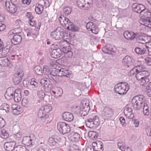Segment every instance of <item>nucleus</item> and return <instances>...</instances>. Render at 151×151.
I'll list each match as a JSON object with an SVG mask.
<instances>
[{"instance_id": "nucleus-1", "label": "nucleus", "mask_w": 151, "mask_h": 151, "mask_svg": "<svg viewBox=\"0 0 151 151\" xmlns=\"http://www.w3.org/2000/svg\"><path fill=\"white\" fill-rule=\"evenodd\" d=\"M129 89V85L126 82H120L116 84L114 87L115 92L120 95L125 94Z\"/></svg>"}, {"instance_id": "nucleus-2", "label": "nucleus", "mask_w": 151, "mask_h": 151, "mask_svg": "<svg viewBox=\"0 0 151 151\" xmlns=\"http://www.w3.org/2000/svg\"><path fill=\"white\" fill-rule=\"evenodd\" d=\"M59 21L61 25L68 29L73 31H75L76 29L73 24L68 19L63 16H60L59 18Z\"/></svg>"}, {"instance_id": "nucleus-3", "label": "nucleus", "mask_w": 151, "mask_h": 151, "mask_svg": "<svg viewBox=\"0 0 151 151\" xmlns=\"http://www.w3.org/2000/svg\"><path fill=\"white\" fill-rule=\"evenodd\" d=\"M132 7L134 12L141 13L144 16L150 15V12L148 10L145 9V6L142 4L134 3L132 5Z\"/></svg>"}, {"instance_id": "nucleus-4", "label": "nucleus", "mask_w": 151, "mask_h": 151, "mask_svg": "<svg viewBox=\"0 0 151 151\" xmlns=\"http://www.w3.org/2000/svg\"><path fill=\"white\" fill-rule=\"evenodd\" d=\"M52 109V107L50 105H47L42 106L39 111L38 114V118L43 121L47 119L48 117L47 114Z\"/></svg>"}, {"instance_id": "nucleus-5", "label": "nucleus", "mask_w": 151, "mask_h": 151, "mask_svg": "<svg viewBox=\"0 0 151 151\" xmlns=\"http://www.w3.org/2000/svg\"><path fill=\"white\" fill-rule=\"evenodd\" d=\"M57 128L60 132L62 134H65L69 132L70 128L69 125L64 122H60L58 123Z\"/></svg>"}, {"instance_id": "nucleus-6", "label": "nucleus", "mask_w": 151, "mask_h": 151, "mask_svg": "<svg viewBox=\"0 0 151 151\" xmlns=\"http://www.w3.org/2000/svg\"><path fill=\"white\" fill-rule=\"evenodd\" d=\"M50 35L52 38L58 40L63 38V32L61 28L60 27H58L55 30L50 33Z\"/></svg>"}, {"instance_id": "nucleus-7", "label": "nucleus", "mask_w": 151, "mask_h": 151, "mask_svg": "<svg viewBox=\"0 0 151 151\" xmlns=\"http://www.w3.org/2000/svg\"><path fill=\"white\" fill-rule=\"evenodd\" d=\"M104 118L107 119L110 118L113 114V109L108 106L105 107L101 113Z\"/></svg>"}, {"instance_id": "nucleus-8", "label": "nucleus", "mask_w": 151, "mask_h": 151, "mask_svg": "<svg viewBox=\"0 0 151 151\" xmlns=\"http://www.w3.org/2000/svg\"><path fill=\"white\" fill-rule=\"evenodd\" d=\"M134 60L129 56H126L123 59L122 62L125 66L127 68L130 67L131 69L133 68Z\"/></svg>"}, {"instance_id": "nucleus-9", "label": "nucleus", "mask_w": 151, "mask_h": 151, "mask_svg": "<svg viewBox=\"0 0 151 151\" xmlns=\"http://www.w3.org/2000/svg\"><path fill=\"white\" fill-rule=\"evenodd\" d=\"M24 73L22 71H17L15 73L13 78V81L15 85L19 84L22 81Z\"/></svg>"}, {"instance_id": "nucleus-10", "label": "nucleus", "mask_w": 151, "mask_h": 151, "mask_svg": "<svg viewBox=\"0 0 151 151\" xmlns=\"http://www.w3.org/2000/svg\"><path fill=\"white\" fill-rule=\"evenodd\" d=\"M4 8L11 14L15 13L17 10L16 6L12 2L10 4L9 0L6 1Z\"/></svg>"}, {"instance_id": "nucleus-11", "label": "nucleus", "mask_w": 151, "mask_h": 151, "mask_svg": "<svg viewBox=\"0 0 151 151\" xmlns=\"http://www.w3.org/2000/svg\"><path fill=\"white\" fill-rule=\"evenodd\" d=\"M33 135L30 136L29 137L25 136L23 137L21 141L22 143L25 145L29 146H32L35 143V138L32 139L31 137L33 136Z\"/></svg>"}, {"instance_id": "nucleus-12", "label": "nucleus", "mask_w": 151, "mask_h": 151, "mask_svg": "<svg viewBox=\"0 0 151 151\" xmlns=\"http://www.w3.org/2000/svg\"><path fill=\"white\" fill-rule=\"evenodd\" d=\"M86 27L88 30L91 31L94 34H97L98 32L99 29L97 26L92 22H88L86 24Z\"/></svg>"}, {"instance_id": "nucleus-13", "label": "nucleus", "mask_w": 151, "mask_h": 151, "mask_svg": "<svg viewBox=\"0 0 151 151\" xmlns=\"http://www.w3.org/2000/svg\"><path fill=\"white\" fill-rule=\"evenodd\" d=\"M144 35L143 33H136L135 38L138 43L142 44L146 43V39L147 37Z\"/></svg>"}, {"instance_id": "nucleus-14", "label": "nucleus", "mask_w": 151, "mask_h": 151, "mask_svg": "<svg viewBox=\"0 0 151 151\" xmlns=\"http://www.w3.org/2000/svg\"><path fill=\"white\" fill-rule=\"evenodd\" d=\"M149 73L148 71L146 70H142L139 72H137L136 75V77L138 81H140L142 78H145L146 77H149Z\"/></svg>"}, {"instance_id": "nucleus-15", "label": "nucleus", "mask_w": 151, "mask_h": 151, "mask_svg": "<svg viewBox=\"0 0 151 151\" xmlns=\"http://www.w3.org/2000/svg\"><path fill=\"white\" fill-rule=\"evenodd\" d=\"M124 113L127 118L129 119H132L134 116L131 107L127 106L124 110Z\"/></svg>"}, {"instance_id": "nucleus-16", "label": "nucleus", "mask_w": 151, "mask_h": 151, "mask_svg": "<svg viewBox=\"0 0 151 151\" xmlns=\"http://www.w3.org/2000/svg\"><path fill=\"white\" fill-rule=\"evenodd\" d=\"M57 71L59 74V76H66L69 77L70 73L69 71L65 68H62L60 67H58L57 70Z\"/></svg>"}, {"instance_id": "nucleus-17", "label": "nucleus", "mask_w": 151, "mask_h": 151, "mask_svg": "<svg viewBox=\"0 0 151 151\" xmlns=\"http://www.w3.org/2000/svg\"><path fill=\"white\" fill-rule=\"evenodd\" d=\"M16 142L14 141L5 142L4 145V147L7 151L14 150Z\"/></svg>"}, {"instance_id": "nucleus-18", "label": "nucleus", "mask_w": 151, "mask_h": 151, "mask_svg": "<svg viewBox=\"0 0 151 151\" xmlns=\"http://www.w3.org/2000/svg\"><path fill=\"white\" fill-rule=\"evenodd\" d=\"M62 54V50L60 48L53 49L50 53L51 57L55 58L60 57Z\"/></svg>"}, {"instance_id": "nucleus-19", "label": "nucleus", "mask_w": 151, "mask_h": 151, "mask_svg": "<svg viewBox=\"0 0 151 151\" xmlns=\"http://www.w3.org/2000/svg\"><path fill=\"white\" fill-rule=\"evenodd\" d=\"M136 33L133 32L127 31L124 32V35L127 40H133L135 38Z\"/></svg>"}, {"instance_id": "nucleus-20", "label": "nucleus", "mask_w": 151, "mask_h": 151, "mask_svg": "<svg viewBox=\"0 0 151 151\" xmlns=\"http://www.w3.org/2000/svg\"><path fill=\"white\" fill-rule=\"evenodd\" d=\"M63 119L67 122H71L73 119V116L72 114L68 112H65L62 114Z\"/></svg>"}, {"instance_id": "nucleus-21", "label": "nucleus", "mask_w": 151, "mask_h": 151, "mask_svg": "<svg viewBox=\"0 0 151 151\" xmlns=\"http://www.w3.org/2000/svg\"><path fill=\"white\" fill-rule=\"evenodd\" d=\"M134 101L135 102H137L138 104L142 105L144 104V96L143 95H140L138 96H136L134 97L132 100V101Z\"/></svg>"}, {"instance_id": "nucleus-22", "label": "nucleus", "mask_w": 151, "mask_h": 151, "mask_svg": "<svg viewBox=\"0 0 151 151\" xmlns=\"http://www.w3.org/2000/svg\"><path fill=\"white\" fill-rule=\"evenodd\" d=\"M147 17L145 19H141L140 22L142 24L150 27L151 26V18L149 16H146Z\"/></svg>"}, {"instance_id": "nucleus-23", "label": "nucleus", "mask_w": 151, "mask_h": 151, "mask_svg": "<svg viewBox=\"0 0 151 151\" xmlns=\"http://www.w3.org/2000/svg\"><path fill=\"white\" fill-rule=\"evenodd\" d=\"M69 138L73 142H77L80 138V134L78 133L75 132H72L69 136Z\"/></svg>"}, {"instance_id": "nucleus-24", "label": "nucleus", "mask_w": 151, "mask_h": 151, "mask_svg": "<svg viewBox=\"0 0 151 151\" xmlns=\"http://www.w3.org/2000/svg\"><path fill=\"white\" fill-rule=\"evenodd\" d=\"M22 40V38L20 35H16L13 36L11 40L12 42L14 45H17L20 43Z\"/></svg>"}, {"instance_id": "nucleus-25", "label": "nucleus", "mask_w": 151, "mask_h": 151, "mask_svg": "<svg viewBox=\"0 0 151 151\" xmlns=\"http://www.w3.org/2000/svg\"><path fill=\"white\" fill-rule=\"evenodd\" d=\"M85 123L86 126L91 128H96L98 126L96 124V121L95 122H93L92 120H91L89 118H88L86 120Z\"/></svg>"}, {"instance_id": "nucleus-26", "label": "nucleus", "mask_w": 151, "mask_h": 151, "mask_svg": "<svg viewBox=\"0 0 151 151\" xmlns=\"http://www.w3.org/2000/svg\"><path fill=\"white\" fill-rule=\"evenodd\" d=\"M88 108H83V107L80 106L79 109L78 110V112L80 116H83L87 115L89 110Z\"/></svg>"}, {"instance_id": "nucleus-27", "label": "nucleus", "mask_w": 151, "mask_h": 151, "mask_svg": "<svg viewBox=\"0 0 151 151\" xmlns=\"http://www.w3.org/2000/svg\"><path fill=\"white\" fill-rule=\"evenodd\" d=\"M56 137V136H53L49 138L48 143L50 146H54L59 142V140L57 139Z\"/></svg>"}, {"instance_id": "nucleus-28", "label": "nucleus", "mask_w": 151, "mask_h": 151, "mask_svg": "<svg viewBox=\"0 0 151 151\" xmlns=\"http://www.w3.org/2000/svg\"><path fill=\"white\" fill-rule=\"evenodd\" d=\"M14 98L15 101L19 102L21 99V92L19 90H17L14 91Z\"/></svg>"}, {"instance_id": "nucleus-29", "label": "nucleus", "mask_w": 151, "mask_h": 151, "mask_svg": "<svg viewBox=\"0 0 151 151\" xmlns=\"http://www.w3.org/2000/svg\"><path fill=\"white\" fill-rule=\"evenodd\" d=\"M147 47L142 48L139 47H136L135 49V52L137 54L143 55L147 51Z\"/></svg>"}, {"instance_id": "nucleus-30", "label": "nucleus", "mask_w": 151, "mask_h": 151, "mask_svg": "<svg viewBox=\"0 0 151 151\" xmlns=\"http://www.w3.org/2000/svg\"><path fill=\"white\" fill-rule=\"evenodd\" d=\"M9 48H10V47L8 46H6L4 47L3 46L2 48H1V55L3 56L6 55L9 52Z\"/></svg>"}, {"instance_id": "nucleus-31", "label": "nucleus", "mask_w": 151, "mask_h": 151, "mask_svg": "<svg viewBox=\"0 0 151 151\" xmlns=\"http://www.w3.org/2000/svg\"><path fill=\"white\" fill-rule=\"evenodd\" d=\"M5 98L8 100H9L12 99L14 97V93L13 91H8L5 94Z\"/></svg>"}, {"instance_id": "nucleus-32", "label": "nucleus", "mask_w": 151, "mask_h": 151, "mask_svg": "<svg viewBox=\"0 0 151 151\" xmlns=\"http://www.w3.org/2000/svg\"><path fill=\"white\" fill-rule=\"evenodd\" d=\"M14 151H29V150L24 146L18 145L15 147Z\"/></svg>"}, {"instance_id": "nucleus-33", "label": "nucleus", "mask_w": 151, "mask_h": 151, "mask_svg": "<svg viewBox=\"0 0 151 151\" xmlns=\"http://www.w3.org/2000/svg\"><path fill=\"white\" fill-rule=\"evenodd\" d=\"M35 10L36 13L40 14L42 13L43 10V7L41 4H39L37 6H36Z\"/></svg>"}, {"instance_id": "nucleus-34", "label": "nucleus", "mask_w": 151, "mask_h": 151, "mask_svg": "<svg viewBox=\"0 0 151 151\" xmlns=\"http://www.w3.org/2000/svg\"><path fill=\"white\" fill-rule=\"evenodd\" d=\"M88 135L92 139H96L98 137L97 133L94 131L89 132L88 133Z\"/></svg>"}, {"instance_id": "nucleus-35", "label": "nucleus", "mask_w": 151, "mask_h": 151, "mask_svg": "<svg viewBox=\"0 0 151 151\" xmlns=\"http://www.w3.org/2000/svg\"><path fill=\"white\" fill-rule=\"evenodd\" d=\"M149 77H146L145 78H142L140 80V84L141 86H142L146 85L147 83L149 82V79L148 78Z\"/></svg>"}, {"instance_id": "nucleus-36", "label": "nucleus", "mask_w": 151, "mask_h": 151, "mask_svg": "<svg viewBox=\"0 0 151 151\" xmlns=\"http://www.w3.org/2000/svg\"><path fill=\"white\" fill-rule=\"evenodd\" d=\"M8 61V59L6 57H4L0 58V65L2 66H5L7 65L6 63Z\"/></svg>"}, {"instance_id": "nucleus-37", "label": "nucleus", "mask_w": 151, "mask_h": 151, "mask_svg": "<svg viewBox=\"0 0 151 151\" xmlns=\"http://www.w3.org/2000/svg\"><path fill=\"white\" fill-rule=\"evenodd\" d=\"M9 134L6 130H2L0 132V137L4 139H6L9 137Z\"/></svg>"}, {"instance_id": "nucleus-38", "label": "nucleus", "mask_w": 151, "mask_h": 151, "mask_svg": "<svg viewBox=\"0 0 151 151\" xmlns=\"http://www.w3.org/2000/svg\"><path fill=\"white\" fill-rule=\"evenodd\" d=\"M134 101H132V106L134 109L136 110H140L143 106L142 105H140L139 104H138V103L135 102Z\"/></svg>"}, {"instance_id": "nucleus-39", "label": "nucleus", "mask_w": 151, "mask_h": 151, "mask_svg": "<svg viewBox=\"0 0 151 151\" xmlns=\"http://www.w3.org/2000/svg\"><path fill=\"white\" fill-rule=\"evenodd\" d=\"M22 135L20 132H18L15 134L14 137L16 141L17 142L21 141Z\"/></svg>"}, {"instance_id": "nucleus-40", "label": "nucleus", "mask_w": 151, "mask_h": 151, "mask_svg": "<svg viewBox=\"0 0 151 151\" xmlns=\"http://www.w3.org/2000/svg\"><path fill=\"white\" fill-rule=\"evenodd\" d=\"M143 113L145 115H148L149 114V111L148 110V106L147 104L144 103L143 105Z\"/></svg>"}, {"instance_id": "nucleus-41", "label": "nucleus", "mask_w": 151, "mask_h": 151, "mask_svg": "<svg viewBox=\"0 0 151 151\" xmlns=\"http://www.w3.org/2000/svg\"><path fill=\"white\" fill-rule=\"evenodd\" d=\"M36 73L38 75H42V70L41 67L39 66H37L34 68Z\"/></svg>"}, {"instance_id": "nucleus-42", "label": "nucleus", "mask_w": 151, "mask_h": 151, "mask_svg": "<svg viewBox=\"0 0 151 151\" xmlns=\"http://www.w3.org/2000/svg\"><path fill=\"white\" fill-rule=\"evenodd\" d=\"M38 96L40 101H42L43 100L45 96V94L43 91L41 90L38 91ZM39 101H40V100Z\"/></svg>"}, {"instance_id": "nucleus-43", "label": "nucleus", "mask_w": 151, "mask_h": 151, "mask_svg": "<svg viewBox=\"0 0 151 151\" xmlns=\"http://www.w3.org/2000/svg\"><path fill=\"white\" fill-rule=\"evenodd\" d=\"M89 101L88 100H84L82 105H81L80 106L83 107V108H85V109L86 108H88V110H90V107L89 106V104L88 103Z\"/></svg>"}, {"instance_id": "nucleus-44", "label": "nucleus", "mask_w": 151, "mask_h": 151, "mask_svg": "<svg viewBox=\"0 0 151 151\" xmlns=\"http://www.w3.org/2000/svg\"><path fill=\"white\" fill-rule=\"evenodd\" d=\"M91 120H92V121L93 122H95L96 121V124L98 125H99V117L96 115H94L93 116H91L89 118Z\"/></svg>"}, {"instance_id": "nucleus-45", "label": "nucleus", "mask_w": 151, "mask_h": 151, "mask_svg": "<svg viewBox=\"0 0 151 151\" xmlns=\"http://www.w3.org/2000/svg\"><path fill=\"white\" fill-rule=\"evenodd\" d=\"M84 0H77V4L78 6L80 8H84L85 6L86 5V3H84Z\"/></svg>"}, {"instance_id": "nucleus-46", "label": "nucleus", "mask_w": 151, "mask_h": 151, "mask_svg": "<svg viewBox=\"0 0 151 151\" xmlns=\"http://www.w3.org/2000/svg\"><path fill=\"white\" fill-rule=\"evenodd\" d=\"M63 11L65 15H68L70 14L72 11V9L69 6H67L63 9Z\"/></svg>"}, {"instance_id": "nucleus-47", "label": "nucleus", "mask_w": 151, "mask_h": 151, "mask_svg": "<svg viewBox=\"0 0 151 151\" xmlns=\"http://www.w3.org/2000/svg\"><path fill=\"white\" fill-rule=\"evenodd\" d=\"M43 71L44 74H45L46 75H48L49 74L51 73L50 72L48 67L46 65H44V66Z\"/></svg>"}, {"instance_id": "nucleus-48", "label": "nucleus", "mask_w": 151, "mask_h": 151, "mask_svg": "<svg viewBox=\"0 0 151 151\" xmlns=\"http://www.w3.org/2000/svg\"><path fill=\"white\" fill-rule=\"evenodd\" d=\"M110 45H107L106 47H104L102 49V51L105 53H108L107 51H111L112 50L113 48L112 47H110Z\"/></svg>"}, {"instance_id": "nucleus-49", "label": "nucleus", "mask_w": 151, "mask_h": 151, "mask_svg": "<svg viewBox=\"0 0 151 151\" xmlns=\"http://www.w3.org/2000/svg\"><path fill=\"white\" fill-rule=\"evenodd\" d=\"M146 88L147 95L150 97H151V82L148 83Z\"/></svg>"}, {"instance_id": "nucleus-50", "label": "nucleus", "mask_w": 151, "mask_h": 151, "mask_svg": "<svg viewBox=\"0 0 151 151\" xmlns=\"http://www.w3.org/2000/svg\"><path fill=\"white\" fill-rule=\"evenodd\" d=\"M21 32V30L19 28H16L14 30L10 31L9 33L11 35L12 34L19 33Z\"/></svg>"}, {"instance_id": "nucleus-51", "label": "nucleus", "mask_w": 151, "mask_h": 151, "mask_svg": "<svg viewBox=\"0 0 151 151\" xmlns=\"http://www.w3.org/2000/svg\"><path fill=\"white\" fill-rule=\"evenodd\" d=\"M5 125L6 122L4 119L2 117H0V129L4 127Z\"/></svg>"}, {"instance_id": "nucleus-52", "label": "nucleus", "mask_w": 151, "mask_h": 151, "mask_svg": "<svg viewBox=\"0 0 151 151\" xmlns=\"http://www.w3.org/2000/svg\"><path fill=\"white\" fill-rule=\"evenodd\" d=\"M30 84L33 86L34 87H37L38 86V83L34 79H31Z\"/></svg>"}, {"instance_id": "nucleus-53", "label": "nucleus", "mask_w": 151, "mask_h": 151, "mask_svg": "<svg viewBox=\"0 0 151 151\" xmlns=\"http://www.w3.org/2000/svg\"><path fill=\"white\" fill-rule=\"evenodd\" d=\"M52 73L49 74L47 76L48 78L52 81H55L56 82L57 79L56 78V76L55 75H52Z\"/></svg>"}, {"instance_id": "nucleus-54", "label": "nucleus", "mask_w": 151, "mask_h": 151, "mask_svg": "<svg viewBox=\"0 0 151 151\" xmlns=\"http://www.w3.org/2000/svg\"><path fill=\"white\" fill-rule=\"evenodd\" d=\"M40 83L42 84H43L45 88H47V87H48V85H49V84H47L48 82L47 80H45L44 79H42L41 80Z\"/></svg>"}, {"instance_id": "nucleus-55", "label": "nucleus", "mask_w": 151, "mask_h": 151, "mask_svg": "<svg viewBox=\"0 0 151 151\" xmlns=\"http://www.w3.org/2000/svg\"><path fill=\"white\" fill-rule=\"evenodd\" d=\"M148 46H147L146 45L145 47H147V51H148L149 54L151 55V41L148 43Z\"/></svg>"}, {"instance_id": "nucleus-56", "label": "nucleus", "mask_w": 151, "mask_h": 151, "mask_svg": "<svg viewBox=\"0 0 151 151\" xmlns=\"http://www.w3.org/2000/svg\"><path fill=\"white\" fill-rule=\"evenodd\" d=\"M13 113L15 115H17L20 114L22 112V110H19L16 109L12 110Z\"/></svg>"}, {"instance_id": "nucleus-57", "label": "nucleus", "mask_w": 151, "mask_h": 151, "mask_svg": "<svg viewBox=\"0 0 151 151\" xmlns=\"http://www.w3.org/2000/svg\"><path fill=\"white\" fill-rule=\"evenodd\" d=\"M135 68L137 70V72H139L140 71H142V70L144 69L145 67L142 65H140L137 66Z\"/></svg>"}, {"instance_id": "nucleus-58", "label": "nucleus", "mask_w": 151, "mask_h": 151, "mask_svg": "<svg viewBox=\"0 0 151 151\" xmlns=\"http://www.w3.org/2000/svg\"><path fill=\"white\" fill-rule=\"evenodd\" d=\"M119 120L122 125L123 126H125V121L124 118L122 116L121 117L119 118Z\"/></svg>"}, {"instance_id": "nucleus-59", "label": "nucleus", "mask_w": 151, "mask_h": 151, "mask_svg": "<svg viewBox=\"0 0 151 151\" xmlns=\"http://www.w3.org/2000/svg\"><path fill=\"white\" fill-rule=\"evenodd\" d=\"M28 104L27 99H22V104L23 106L26 107Z\"/></svg>"}, {"instance_id": "nucleus-60", "label": "nucleus", "mask_w": 151, "mask_h": 151, "mask_svg": "<svg viewBox=\"0 0 151 151\" xmlns=\"http://www.w3.org/2000/svg\"><path fill=\"white\" fill-rule=\"evenodd\" d=\"M146 133L148 136H151V128L148 127L146 128Z\"/></svg>"}, {"instance_id": "nucleus-61", "label": "nucleus", "mask_w": 151, "mask_h": 151, "mask_svg": "<svg viewBox=\"0 0 151 151\" xmlns=\"http://www.w3.org/2000/svg\"><path fill=\"white\" fill-rule=\"evenodd\" d=\"M137 70H136L135 68H133L129 73V75L132 76L135 73V72H137Z\"/></svg>"}, {"instance_id": "nucleus-62", "label": "nucleus", "mask_w": 151, "mask_h": 151, "mask_svg": "<svg viewBox=\"0 0 151 151\" xmlns=\"http://www.w3.org/2000/svg\"><path fill=\"white\" fill-rule=\"evenodd\" d=\"M96 143V145L97 146L100 148V149L101 150L102 149L103 146L102 145V143L101 142L99 141L95 143Z\"/></svg>"}, {"instance_id": "nucleus-63", "label": "nucleus", "mask_w": 151, "mask_h": 151, "mask_svg": "<svg viewBox=\"0 0 151 151\" xmlns=\"http://www.w3.org/2000/svg\"><path fill=\"white\" fill-rule=\"evenodd\" d=\"M146 63L148 65H151V58H147L145 59Z\"/></svg>"}, {"instance_id": "nucleus-64", "label": "nucleus", "mask_w": 151, "mask_h": 151, "mask_svg": "<svg viewBox=\"0 0 151 151\" xmlns=\"http://www.w3.org/2000/svg\"><path fill=\"white\" fill-rule=\"evenodd\" d=\"M118 146L120 149L122 151L123 150L124 147V145L123 144L120 142L118 143Z\"/></svg>"}]
</instances>
